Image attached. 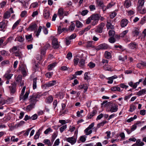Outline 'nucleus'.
Returning <instances> with one entry per match:
<instances>
[{
  "mask_svg": "<svg viewBox=\"0 0 146 146\" xmlns=\"http://www.w3.org/2000/svg\"><path fill=\"white\" fill-rule=\"evenodd\" d=\"M25 89L26 86H24L23 87L20 96V100H22L23 101H25L27 99L30 93V92L29 91H27L26 92L25 94L24 95Z\"/></svg>",
  "mask_w": 146,
  "mask_h": 146,
  "instance_id": "1",
  "label": "nucleus"
},
{
  "mask_svg": "<svg viewBox=\"0 0 146 146\" xmlns=\"http://www.w3.org/2000/svg\"><path fill=\"white\" fill-rule=\"evenodd\" d=\"M91 16L92 20L93 21L91 23L92 25L94 26L96 25L98 23L99 20L100 15L98 14H94L92 15Z\"/></svg>",
  "mask_w": 146,
  "mask_h": 146,
  "instance_id": "2",
  "label": "nucleus"
},
{
  "mask_svg": "<svg viewBox=\"0 0 146 146\" xmlns=\"http://www.w3.org/2000/svg\"><path fill=\"white\" fill-rule=\"evenodd\" d=\"M69 14L68 11H64L62 8H60L58 10V14L60 19H62L64 16H67Z\"/></svg>",
  "mask_w": 146,
  "mask_h": 146,
  "instance_id": "3",
  "label": "nucleus"
},
{
  "mask_svg": "<svg viewBox=\"0 0 146 146\" xmlns=\"http://www.w3.org/2000/svg\"><path fill=\"white\" fill-rule=\"evenodd\" d=\"M94 126V123H92L85 130L84 132L86 135H89L92 133V129Z\"/></svg>",
  "mask_w": 146,
  "mask_h": 146,
  "instance_id": "4",
  "label": "nucleus"
},
{
  "mask_svg": "<svg viewBox=\"0 0 146 146\" xmlns=\"http://www.w3.org/2000/svg\"><path fill=\"white\" fill-rule=\"evenodd\" d=\"M143 79H139L138 82L134 83H133L132 81H130L128 83V84L131 87L134 89H135L137 86L140 83L143 81Z\"/></svg>",
  "mask_w": 146,
  "mask_h": 146,
  "instance_id": "5",
  "label": "nucleus"
},
{
  "mask_svg": "<svg viewBox=\"0 0 146 146\" xmlns=\"http://www.w3.org/2000/svg\"><path fill=\"white\" fill-rule=\"evenodd\" d=\"M52 47L54 49H57L59 47L60 44L56 38H54L52 39Z\"/></svg>",
  "mask_w": 146,
  "mask_h": 146,
  "instance_id": "6",
  "label": "nucleus"
},
{
  "mask_svg": "<svg viewBox=\"0 0 146 146\" xmlns=\"http://www.w3.org/2000/svg\"><path fill=\"white\" fill-rule=\"evenodd\" d=\"M56 80H54L47 82L44 84V86L45 87H51L56 85L57 84Z\"/></svg>",
  "mask_w": 146,
  "mask_h": 146,
  "instance_id": "7",
  "label": "nucleus"
},
{
  "mask_svg": "<svg viewBox=\"0 0 146 146\" xmlns=\"http://www.w3.org/2000/svg\"><path fill=\"white\" fill-rule=\"evenodd\" d=\"M108 48V46L106 43L101 44L97 46V49L98 50H105Z\"/></svg>",
  "mask_w": 146,
  "mask_h": 146,
  "instance_id": "8",
  "label": "nucleus"
},
{
  "mask_svg": "<svg viewBox=\"0 0 146 146\" xmlns=\"http://www.w3.org/2000/svg\"><path fill=\"white\" fill-rule=\"evenodd\" d=\"M16 84L15 83H13L9 86L10 93L11 95L13 94L16 91Z\"/></svg>",
  "mask_w": 146,
  "mask_h": 146,
  "instance_id": "9",
  "label": "nucleus"
},
{
  "mask_svg": "<svg viewBox=\"0 0 146 146\" xmlns=\"http://www.w3.org/2000/svg\"><path fill=\"white\" fill-rule=\"evenodd\" d=\"M118 106L115 104H112L110 108L109 111L111 113L115 112L117 111Z\"/></svg>",
  "mask_w": 146,
  "mask_h": 146,
  "instance_id": "10",
  "label": "nucleus"
},
{
  "mask_svg": "<svg viewBox=\"0 0 146 146\" xmlns=\"http://www.w3.org/2000/svg\"><path fill=\"white\" fill-rule=\"evenodd\" d=\"M105 25L104 23H102L98 26V28L96 30V31L99 33H101L102 32L103 27Z\"/></svg>",
  "mask_w": 146,
  "mask_h": 146,
  "instance_id": "11",
  "label": "nucleus"
},
{
  "mask_svg": "<svg viewBox=\"0 0 146 146\" xmlns=\"http://www.w3.org/2000/svg\"><path fill=\"white\" fill-rule=\"evenodd\" d=\"M88 87L87 85L86 84H80L78 87V89L79 90L84 89V92H85L87 91Z\"/></svg>",
  "mask_w": 146,
  "mask_h": 146,
  "instance_id": "12",
  "label": "nucleus"
},
{
  "mask_svg": "<svg viewBox=\"0 0 146 146\" xmlns=\"http://www.w3.org/2000/svg\"><path fill=\"white\" fill-rule=\"evenodd\" d=\"M128 23V20L125 19H122L120 22V25L122 27H126Z\"/></svg>",
  "mask_w": 146,
  "mask_h": 146,
  "instance_id": "13",
  "label": "nucleus"
},
{
  "mask_svg": "<svg viewBox=\"0 0 146 146\" xmlns=\"http://www.w3.org/2000/svg\"><path fill=\"white\" fill-rule=\"evenodd\" d=\"M131 2L130 0H125L124 3L123 5L126 8H128L131 6Z\"/></svg>",
  "mask_w": 146,
  "mask_h": 146,
  "instance_id": "14",
  "label": "nucleus"
},
{
  "mask_svg": "<svg viewBox=\"0 0 146 146\" xmlns=\"http://www.w3.org/2000/svg\"><path fill=\"white\" fill-rule=\"evenodd\" d=\"M66 140L68 142L72 145L76 142V138L75 137H68Z\"/></svg>",
  "mask_w": 146,
  "mask_h": 146,
  "instance_id": "15",
  "label": "nucleus"
},
{
  "mask_svg": "<svg viewBox=\"0 0 146 146\" xmlns=\"http://www.w3.org/2000/svg\"><path fill=\"white\" fill-rule=\"evenodd\" d=\"M30 98L29 99V102L30 104L35 106V104L36 102V99L35 98H34V97L32 96H30Z\"/></svg>",
  "mask_w": 146,
  "mask_h": 146,
  "instance_id": "16",
  "label": "nucleus"
},
{
  "mask_svg": "<svg viewBox=\"0 0 146 146\" xmlns=\"http://www.w3.org/2000/svg\"><path fill=\"white\" fill-rule=\"evenodd\" d=\"M129 47L132 49H137V45L135 42L131 43L128 44Z\"/></svg>",
  "mask_w": 146,
  "mask_h": 146,
  "instance_id": "17",
  "label": "nucleus"
},
{
  "mask_svg": "<svg viewBox=\"0 0 146 146\" xmlns=\"http://www.w3.org/2000/svg\"><path fill=\"white\" fill-rule=\"evenodd\" d=\"M46 49H44V48L41 49L40 54L41 55L40 58H38L37 57L38 60H41L42 59V57L44 56L46 54Z\"/></svg>",
  "mask_w": 146,
  "mask_h": 146,
  "instance_id": "18",
  "label": "nucleus"
},
{
  "mask_svg": "<svg viewBox=\"0 0 146 146\" xmlns=\"http://www.w3.org/2000/svg\"><path fill=\"white\" fill-rule=\"evenodd\" d=\"M36 27L37 25L36 24H31L27 29V30L30 31H33L36 29Z\"/></svg>",
  "mask_w": 146,
  "mask_h": 146,
  "instance_id": "19",
  "label": "nucleus"
},
{
  "mask_svg": "<svg viewBox=\"0 0 146 146\" xmlns=\"http://www.w3.org/2000/svg\"><path fill=\"white\" fill-rule=\"evenodd\" d=\"M43 15L45 18L46 19H48L50 15L49 11L48 10H44Z\"/></svg>",
  "mask_w": 146,
  "mask_h": 146,
  "instance_id": "20",
  "label": "nucleus"
},
{
  "mask_svg": "<svg viewBox=\"0 0 146 146\" xmlns=\"http://www.w3.org/2000/svg\"><path fill=\"white\" fill-rule=\"evenodd\" d=\"M132 33L134 36H137L139 33V29L136 27H134Z\"/></svg>",
  "mask_w": 146,
  "mask_h": 146,
  "instance_id": "21",
  "label": "nucleus"
},
{
  "mask_svg": "<svg viewBox=\"0 0 146 146\" xmlns=\"http://www.w3.org/2000/svg\"><path fill=\"white\" fill-rule=\"evenodd\" d=\"M35 107V106L30 104L24 108V110L27 112H29L32 110Z\"/></svg>",
  "mask_w": 146,
  "mask_h": 146,
  "instance_id": "22",
  "label": "nucleus"
},
{
  "mask_svg": "<svg viewBox=\"0 0 146 146\" xmlns=\"http://www.w3.org/2000/svg\"><path fill=\"white\" fill-rule=\"evenodd\" d=\"M13 74H10L8 72H6L5 74L3 76L4 78L7 79L8 80L10 79L12 76Z\"/></svg>",
  "mask_w": 146,
  "mask_h": 146,
  "instance_id": "23",
  "label": "nucleus"
},
{
  "mask_svg": "<svg viewBox=\"0 0 146 146\" xmlns=\"http://www.w3.org/2000/svg\"><path fill=\"white\" fill-rule=\"evenodd\" d=\"M6 26V24L5 23V20H3L0 23V31L3 29Z\"/></svg>",
  "mask_w": 146,
  "mask_h": 146,
  "instance_id": "24",
  "label": "nucleus"
},
{
  "mask_svg": "<svg viewBox=\"0 0 146 146\" xmlns=\"http://www.w3.org/2000/svg\"><path fill=\"white\" fill-rule=\"evenodd\" d=\"M146 89L145 88L143 89H142L141 90H140L137 93V95L140 96L142 95H144L146 94Z\"/></svg>",
  "mask_w": 146,
  "mask_h": 146,
  "instance_id": "25",
  "label": "nucleus"
},
{
  "mask_svg": "<svg viewBox=\"0 0 146 146\" xmlns=\"http://www.w3.org/2000/svg\"><path fill=\"white\" fill-rule=\"evenodd\" d=\"M53 98L51 96H50L47 97L45 100V102L46 103L50 104L53 101Z\"/></svg>",
  "mask_w": 146,
  "mask_h": 146,
  "instance_id": "26",
  "label": "nucleus"
},
{
  "mask_svg": "<svg viewBox=\"0 0 146 146\" xmlns=\"http://www.w3.org/2000/svg\"><path fill=\"white\" fill-rule=\"evenodd\" d=\"M97 111L95 110H93L92 111L88 114V119H91L96 113Z\"/></svg>",
  "mask_w": 146,
  "mask_h": 146,
  "instance_id": "27",
  "label": "nucleus"
},
{
  "mask_svg": "<svg viewBox=\"0 0 146 146\" xmlns=\"http://www.w3.org/2000/svg\"><path fill=\"white\" fill-rule=\"evenodd\" d=\"M144 2V0H139L138 1V6L137 9H140L141 7H142L143 6Z\"/></svg>",
  "mask_w": 146,
  "mask_h": 146,
  "instance_id": "28",
  "label": "nucleus"
},
{
  "mask_svg": "<svg viewBox=\"0 0 146 146\" xmlns=\"http://www.w3.org/2000/svg\"><path fill=\"white\" fill-rule=\"evenodd\" d=\"M11 14L9 11H7L4 14L3 18L4 19H8L10 17Z\"/></svg>",
  "mask_w": 146,
  "mask_h": 146,
  "instance_id": "29",
  "label": "nucleus"
},
{
  "mask_svg": "<svg viewBox=\"0 0 146 146\" xmlns=\"http://www.w3.org/2000/svg\"><path fill=\"white\" fill-rule=\"evenodd\" d=\"M85 60L84 59H81L79 62V66L80 67L83 68L85 66Z\"/></svg>",
  "mask_w": 146,
  "mask_h": 146,
  "instance_id": "30",
  "label": "nucleus"
},
{
  "mask_svg": "<svg viewBox=\"0 0 146 146\" xmlns=\"http://www.w3.org/2000/svg\"><path fill=\"white\" fill-rule=\"evenodd\" d=\"M103 68L104 69L106 70L112 71L113 70V68L108 65H105L104 66Z\"/></svg>",
  "mask_w": 146,
  "mask_h": 146,
  "instance_id": "31",
  "label": "nucleus"
},
{
  "mask_svg": "<svg viewBox=\"0 0 146 146\" xmlns=\"http://www.w3.org/2000/svg\"><path fill=\"white\" fill-rule=\"evenodd\" d=\"M18 48V47L17 46H14L12 48L10 49L9 51L11 53H15L17 50Z\"/></svg>",
  "mask_w": 146,
  "mask_h": 146,
  "instance_id": "32",
  "label": "nucleus"
},
{
  "mask_svg": "<svg viewBox=\"0 0 146 146\" xmlns=\"http://www.w3.org/2000/svg\"><path fill=\"white\" fill-rule=\"evenodd\" d=\"M104 56L106 58L108 59L110 58L111 57L110 53L108 51L105 52Z\"/></svg>",
  "mask_w": 146,
  "mask_h": 146,
  "instance_id": "33",
  "label": "nucleus"
},
{
  "mask_svg": "<svg viewBox=\"0 0 146 146\" xmlns=\"http://www.w3.org/2000/svg\"><path fill=\"white\" fill-rule=\"evenodd\" d=\"M128 31L129 30H128L123 31L122 33L120 34V36L122 38L124 37L125 36L126 37L127 36H126V35L128 32Z\"/></svg>",
  "mask_w": 146,
  "mask_h": 146,
  "instance_id": "34",
  "label": "nucleus"
},
{
  "mask_svg": "<svg viewBox=\"0 0 146 146\" xmlns=\"http://www.w3.org/2000/svg\"><path fill=\"white\" fill-rule=\"evenodd\" d=\"M37 78H35L33 79V89L34 90L36 88Z\"/></svg>",
  "mask_w": 146,
  "mask_h": 146,
  "instance_id": "35",
  "label": "nucleus"
},
{
  "mask_svg": "<svg viewBox=\"0 0 146 146\" xmlns=\"http://www.w3.org/2000/svg\"><path fill=\"white\" fill-rule=\"evenodd\" d=\"M138 11L139 13L142 14H144L146 13V9L144 8L142 9V7H141L140 9H138Z\"/></svg>",
  "mask_w": 146,
  "mask_h": 146,
  "instance_id": "36",
  "label": "nucleus"
},
{
  "mask_svg": "<svg viewBox=\"0 0 146 146\" xmlns=\"http://www.w3.org/2000/svg\"><path fill=\"white\" fill-rule=\"evenodd\" d=\"M76 25L77 28H82L83 27L82 24L79 21H76Z\"/></svg>",
  "mask_w": 146,
  "mask_h": 146,
  "instance_id": "37",
  "label": "nucleus"
},
{
  "mask_svg": "<svg viewBox=\"0 0 146 146\" xmlns=\"http://www.w3.org/2000/svg\"><path fill=\"white\" fill-rule=\"evenodd\" d=\"M71 25L69 27V30L71 31H72L74 29L75 25L73 22H71Z\"/></svg>",
  "mask_w": 146,
  "mask_h": 146,
  "instance_id": "38",
  "label": "nucleus"
},
{
  "mask_svg": "<svg viewBox=\"0 0 146 146\" xmlns=\"http://www.w3.org/2000/svg\"><path fill=\"white\" fill-rule=\"evenodd\" d=\"M136 144L137 146H142L144 145V143L141 141L139 139L136 141Z\"/></svg>",
  "mask_w": 146,
  "mask_h": 146,
  "instance_id": "39",
  "label": "nucleus"
},
{
  "mask_svg": "<svg viewBox=\"0 0 146 146\" xmlns=\"http://www.w3.org/2000/svg\"><path fill=\"white\" fill-rule=\"evenodd\" d=\"M107 123V121H104L98 124L97 125V128H99L101 126H103L104 125Z\"/></svg>",
  "mask_w": 146,
  "mask_h": 146,
  "instance_id": "40",
  "label": "nucleus"
},
{
  "mask_svg": "<svg viewBox=\"0 0 146 146\" xmlns=\"http://www.w3.org/2000/svg\"><path fill=\"white\" fill-rule=\"evenodd\" d=\"M56 64V63H54L52 64H50L48 66V69L50 70H52V68H54Z\"/></svg>",
  "mask_w": 146,
  "mask_h": 146,
  "instance_id": "41",
  "label": "nucleus"
},
{
  "mask_svg": "<svg viewBox=\"0 0 146 146\" xmlns=\"http://www.w3.org/2000/svg\"><path fill=\"white\" fill-rule=\"evenodd\" d=\"M13 97L9 98L6 100V103L7 104H9L11 103L13 101Z\"/></svg>",
  "mask_w": 146,
  "mask_h": 146,
  "instance_id": "42",
  "label": "nucleus"
},
{
  "mask_svg": "<svg viewBox=\"0 0 146 146\" xmlns=\"http://www.w3.org/2000/svg\"><path fill=\"white\" fill-rule=\"evenodd\" d=\"M115 3L113 1H111L109 3L107 6V9H110L115 5Z\"/></svg>",
  "mask_w": 146,
  "mask_h": 146,
  "instance_id": "43",
  "label": "nucleus"
},
{
  "mask_svg": "<svg viewBox=\"0 0 146 146\" xmlns=\"http://www.w3.org/2000/svg\"><path fill=\"white\" fill-rule=\"evenodd\" d=\"M52 131V130L50 127L47 129L44 132V133L45 134H47Z\"/></svg>",
  "mask_w": 146,
  "mask_h": 146,
  "instance_id": "44",
  "label": "nucleus"
},
{
  "mask_svg": "<svg viewBox=\"0 0 146 146\" xmlns=\"http://www.w3.org/2000/svg\"><path fill=\"white\" fill-rule=\"evenodd\" d=\"M42 29V27L41 26H39V27L38 31L35 32V33H36V36L37 37H38V36L39 35V34L41 31Z\"/></svg>",
  "mask_w": 146,
  "mask_h": 146,
  "instance_id": "45",
  "label": "nucleus"
},
{
  "mask_svg": "<svg viewBox=\"0 0 146 146\" xmlns=\"http://www.w3.org/2000/svg\"><path fill=\"white\" fill-rule=\"evenodd\" d=\"M107 27L108 29H112L113 27V26L111 24V23L109 22L108 21Z\"/></svg>",
  "mask_w": 146,
  "mask_h": 146,
  "instance_id": "46",
  "label": "nucleus"
},
{
  "mask_svg": "<svg viewBox=\"0 0 146 146\" xmlns=\"http://www.w3.org/2000/svg\"><path fill=\"white\" fill-rule=\"evenodd\" d=\"M43 128V127H42L39 129L38 131L36 132L34 137H39L40 135V132L41 131Z\"/></svg>",
  "mask_w": 146,
  "mask_h": 146,
  "instance_id": "47",
  "label": "nucleus"
},
{
  "mask_svg": "<svg viewBox=\"0 0 146 146\" xmlns=\"http://www.w3.org/2000/svg\"><path fill=\"white\" fill-rule=\"evenodd\" d=\"M42 96V94L37 93V94H34L32 96L34 97V98H35L36 99V98H39Z\"/></svg>",
  "mask_w": 146,
  "mask_h": 146,
  "instance_id": "48",
  "label": "nucleus"
},
{
  "mask_svg": "<svg viewBox=\"0 0 146 146\" xmlns=\"http://www.w3.org/2000/svg\"><path fill=\"white\" fill-rule=\"evenodd\" d=\"M43 142L46 145H48V146H51V145L50 141L48 139H44Z\"/></svg>",
  "mask_w": 146,
  "mask_h": 146,
  "instance_id": "49",
  "label": "nucleus"
},
{
  "mask_svg": "<svg viewBox=\"0 0 146 146\" xmlns=\"http://www.w3.org/2000/svg\"><path fill=\"white\" fill-rule=\"evenodd\" d=\"M84 78L85 80H88L90 79V76L88 75V72H86L85 73Z\"/></svg>",
  "mask_w": 146,
  "mask_h": 146,
  "instance_id": "50",
  "label": "nucleus"
},
{
  "mask_svg": "<svg viewBox=\"0 0 146 146\" xmlns=\"http://www.w3.org/2000/svg\"><path fill=\"white\" fill-rule=\"evenodd\" d=\"M20 22V20H19L16 22L13 25L12 29H14L19 24V23Z\"/></svg>",
  "mask_w": 146,
  "mask_h": 146,
  "instance_id": "51",
  "label": "nucleus"
},
{
  "mask_svg": "<svg viewBox=\"0 0 146 146\" xmlns=\"http://www.w3.org/2000/svg\"><path fill=\"white\" fill-rule=\"evenodd\" d=\"M136 109V107L134 105H131L130 107L129 111L131 112L133 111Z\"/></svg>",
  "mask_w": 146,
  "mask_h": 146,
  "instance_id": "52",
  "label": "nucleus"
},
{
  "mask_svg": "<svg viewBox=\"0 0 146 146\" xmlns=\"http://www.w3.org/2000/svg\"><path fill=\"white\" fill-rule=\"evenodd\" d=\"M9 62L8 60H5L2 61L1 63V65L2 66H3L9 64Z\"/></svg>",
  "mask_w": 146,
  "mask_h": 146,
  "instance_id": "53",
  "label": "nucleus"
},
{
  "mask_svg": "<svg viewBox=\"0 0 146 146\" xmlns=\"http://www.w3.org/2000/svg\"><path fill=\"white\" fill-rule=\"evenodd\" d=\"M27 13V11H22L20 15V16L21 17H23L26 16Z\"/></svg>",
  "mask_w": 146,
  "mask_h": 146,
  "instance_id": "54",
  "label": "nucleus"
},
{
  "mask_svg": "<svg viewBox=\"0 0 146 146\" xmlns=\"http://www.w3.org/2000/svg\"><path fill=\"white\" fill-rule=\"evenodd\" d=\"M17 40L20 42H22L24 40V38L22 36H19L17 37Z\"/></svg>",
  "mask_w": 146,
  "mask_h": 146,
  "instance_id": "55",
  "label": "nucleus"
},
{
  "mask_svg": "<svg viewBox=\"0 0 146 146\" xmlns=\"http://www.w3.org/2000/svg\"><path fill=\"white\" fill-rule=\"evenodd\" d=\"M22 76L21 75H19L17 78H16L15 80L17 82H19L22 80Z\"/></svg>",
  "mask_w": 146,
  "mask_h": 146,
  "instance_id": "56",
  "label": "nucleus"
},
{
  "mask_svg": "<svg viewBox=\"0 0 146 146\" xmlns=\"http://www.w3.org/2000/svg\"><path fill=\"white\" fill-rule=\"evenodd\" d=\"M92 41H88L87 42L86 46L87 47H92Z\"/></svg>",
  "mask_w": 146,
  "mask_h": 146,
  "instance_id": "57",
  "label": "nucleus"
},
{
  "mask_svg": "<svg viewBox=\"0 0 146 146\" xmlns=\"http://www.w3.org/2000/svg\"><path fill=\"white\" fill-rule=\"evenodd\" d=\"M117 13L115 11H113L111 13L110 16L111 18H114L117 15Z\"/></svg>",
  "mask_w": 146,
  "mask_h": 146,
  "instance_id": "58",
  "label": "nucleus"
},
{
  "mask_svg": "<svg viewBox=\"0 0 146 146\" xmlns=\"http://www.w3.org/2000/svg\"><path fill=\"white\" fill-rule=\"evenodd\" d=\"M83 110H81L80 111H78L76 113L77 116L79 117H82V115L81 114L83 113Z\"/></svg>",
  "mask_w": 146,
  "mask_h": 146,
  "instance_id": "59",
  "label": "nucleus"
},
{
  "mask_svg": "<svg viewBox=\"0 0 146 146\" xmlns=\"http://www.w3.org/2000/svg\"><path fill=\"white\" fill-rule=\"evenodd\" d=\"M0 54L3 55L4 56H7L8 53L5 50H2L0 52Z\"/></svg>",
  "mask_w": 146,
  "mask_h": 146,
  "instance_id": "60",
  "label": "nucleus"
},
{
  "mask_svg": "<svg viewBox=\"0 0 146 146\" xmlns=\"http://www.w3.org/2000/svg\"><path fill=\"white\" fill-rule=\"evenodd\" d=\"M66 125H64L60 128V131L61 133L66 128Z\"/></svg>",
  "mask_w": 146,
  "mask_h": 146,
  "instance_id": "61",
  "label": "nucleus"
},
{
  "mask_svg": "<svg viewBox=\"0 0 146 146\" xmlns=\"http://www.w3.org/2000/svg\"><path fill=\"white\" fill-rule=\"evenodd\" d=\"M108 34L110 36H112L115 35V31H114L112 30H110L109 31Z\"/></svg>",
  "mask_w": 146,
  "mask_h": 146,
  "instance_id": "62",
  "label": "nucleus"
},
{
  "mask_svg": "<svg viewBox=\"0 0 146 146\" xmlns=\"http://www.w3.org/2000/svg\"><path fill=\"white\" fill-rule=\"evenodd\" d=\"M20 70L22 72L23 74L24 75H26V72L25 68H23L22 67H20Z\"/></svg>",
  "mask_w": 146,
  "mask_h": 146,
  "instance_id": "63",
  "label": "nucleus"
},
{
  "mask_svg": "<svg viewBox=\"0 0 146 146\" xmlns=\"http://www.w3.org/2000/svg\"><path fill=\"white\" fill-rule=\"evenodd\" d=\"M109 42L111 43H114L115 41V38L112 36L109 39Z\"/></svg>",
  "mask_w": 146,
  "mask_h": 146,
  "instance_id": "64",
  "label": "nucleus"
}]
</instances>
